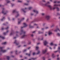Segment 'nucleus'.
<instances>
[{"instance_id":"obj_26","label":"nucleus","mask_w":60,"mask_h":60,"mask_svg":"<svg viewBox=\"0 0 60 60\" xmlns=\"http://www.w3.org/2000/svg\"><path fill=\"white\" fill-rule=\"evenodd\" d=\"M36 48L37 49H39V47L38 46H37Z\"/></svg>"},{"instance_id":"obj_24","label":"nucleus","mask_w":60,"mask_h":60,"mask_svg":"<svg viewBox=\"0 0 60 60\" xmlns=\"http://www.w3.org/2000/svg\"><path fill=\"white\" fill-rule=\"evenodd\" d=\"M30 28H32V27H33V26H32V25H30Z\"/></svg>"},{"instance_id":"obj_51","label":"nucleus","mask_w":60,"mask_h":60,"mask_svg":"<svg viewBox=\"0 0 60 60\" xmlns=\"http://www.w3.org/2000/svg\"><path fill=\"white\" fill-rule=\"evenodd\" d=\"M31 36H32V37H33V36H34V35H33V34H32L31 35Z\"/></svg>"},{"instance_id":"obj_19","label":"nucleus","mask_w":60,"mask_h":60,"mask_svg":"<svg viewBox=\"0 0 60 60\" xmlns=\"http://www.w3.org/2000/svg\"><path fill=\"white\" fill-rule=\"evenodd\" d=\"M58 51H59V52L60 53V47H58Z\"/></svg>"},{"instance_id":"obj_57","label":"nucleus","mask_w":60,"mask_h":60,"mask_svg":"<svg viewBox=\"0 0 60 60\" xmlns=\"http://www.w3.org/2000/svg\"><path fill=\"white\" fill-rule=\"evenodd\" d=\"M4 28H1V30H4Z\"/></svg>"},{"instance_id":"obj_46","label":"nucleus","mask_w":60,"mask_h":60,"mask_svg":"<svg viewBox=\"0 0 60 60\" xmlns=\"http://www.w3.org/2000/svg\"><path fill=\"white\" fill-rule=\"evenodd\" d=\"M60 58H57V60H59Z\"/></svg>"},{"instance_id":"obj_15","label":"nucleus","mask_w":60,"mask_h":60,"mask_svg":"<svg viewBox=\"0 0 60 60\" xmlns=\"http://www.w3.org/2000/svg\"><path fill=\"white\" fill-rule=\"evenodd\" d=\"M4 19H5V18H4V17H3L2 18V19L0 20L1 21H3V20H4Z\"/></svg>"},{"instance_id":"obj_25","label":"nucleus","mask_w":60,"mask_h":60,"mask_svg":"<svg viewBox=\"0 0 60 60\" xmlns=\"http://www.w3.org/2000/svg\"><path fill=\"white\" fill-rule=\"evenodd\" d=\"M42 58L43 60H45V57H42Z\"/></svg>"},{"instance_id":"obj_10","label":"nucleus","mask_w":60,"mask_h":60,"mask_svg":"<svg viewBox=\"0 0 60 60\" xmlns=\"http://www.w3.org/2000/svg\"><path fill=\"white\" fill-rule=\"evenodd\" d=\"M33 11L34 12H35L37 13V14H38V12L36 10H33Z\"/></svg>"},{"instance_id":"obj_13","label":"nucleus","mask_w":60,"mask_h":60,"mask_svg":"<svg viewBox=\"0 0 60 60\" xmlns=\"http://www.w3.org/2000/svg\"><path fill=\"white\" fill-rule=\"evenodd\" d=\"M33 8V7H30L28 8V9L29 10H31Z\"/></svg>"},{"instance_id":"obj_36","label":"nucleus","mask_w":60,"mask_h":60,"mask_svg":"<svg viewBox=\"0 0 60 60\" xmlns=\"http://www.w3.org/2000/svg\"><path fill=\"white\" fill-rule=\"evenodd\" d=\"M37 25V24L35 23L34 24L33 26H36Z\"/></svg>"},{"instance_id":"obj_62","label":"nucleus","mask_w":60,"mask_h":60,"mask_svg":"<svg viewBox=\"0 0 60 60\" xmlns=\"http://www.w3.org/2000/svg\"><path fill=\"white\" fill-rule=\"evenodd\" d=\"M57 51H54V52H57Z\"/></svg>"},{"instance_id":"obj_60","label":"nucleus","mask_w":60,"mask_h":60,"mask_svg":"<svg viewBox=\"0 0 60 60\" xmlns=\"http://www.w3.org/2000/svg\"><path fill=\"white\" fill-rule=\"evenodd\" d=\"M41 29L42 30H44V28H42Z\"/></svg>"},{"instance_id":"obj_38","label":"nucleus","mask_w":60,"mask_h":60,"mask_svg":"<svg viewBox=\"0 0 60 60\" xmlns=\"http://www.w3.org/2000/svg\"><path fill=\"white\" fill-rule=\"evenodd\" d=\"M57 35H58V36H59L60 35V34H59V33H58L57 34Z\"/></svg>"},{"instance_id":"obj_53","label":"nucleus","mask_w":60,"mask_h":60,"mask_svg":"<svg viewBox=\"0 0 60 60\" xmlns=\"http://www.w3.org/2000/svg\"><path fill=\"white\" fill-rule=\"evenodd\" d=\"M40 43H38L37 44V45H39V44H40Z\"/></svg>"},{"instance_id":"obj_43","label":"nucleus","mask_w":60,"mask_h":60,"mask_svg":"<svg viewBox=\"0 0 60 60\" xmlns=\"http://www.w3.org/2000/svg\"><path fill=\"white\" fill-rule=\"evenodd\" d=\"M35 54V53L34 52L33 53V55H34Z\"/></svg>"},{"instance_id":"obj_56","label":"nucleus","mask_w":60,"mask_h":60,"mask_svg":"<svg viewBox=\"0 0 60 60\" xmlns=\"http://www.w3.org/2000/svg\"><path fill=\"white\" fill-rule=\"evenodd\" d=\"M42 15H44V14L42 13Z\"/></svg>"},{"instance_id":"obj_12","label":"nucleus","mask_w":60,"mask_h":60,"mask_svg":"<svg viewBox=\"0 0 60 60\" xmlns=\"http://www.w3.org/2000/svg\"><path fill=\"white\" fill-rule=\"evenodd\" d=\"M0 38H2V39H5V37H3L2 36H0Z\"/></svg>"},{"instance_id":"obj_22","label":"nucleus","mask_w":60,"mask_h":60,"mask_svg":"<svg viewBox=\"0 0 60 60\" xmlns=\"http://www.w3.org/2000/svg\"><path fill=\"white\" fill-rule=\"evenodd\" d=\"M19 14H17V15L15 16V17L17 18V17H18V16H19Z\"/></svg>"},{"instance_id":"obj_63","label":"nucleus","mask_w":60,"mask_h":60,"mask_svg":"<svg viewBox=\"0 0 60 60\" xmlns=\"http://www.w3.org/2000/svg\"><path fill=\"white\" fill-rule=\"evenodd\" d=\"M26 45H24V47H26Z\"/></svg>"},{"instance_id":"obj_41","label":"nucleus","mask_w":60,"mask_h":60,"mask_svg":"<svg viewBox=\"0 0 60 60\" xmlns=\"http://www.w3.org/2000/svg\"><path fill=\"white\" fill-rule=\"evenodd\" d=\"M21 32H23V33H25V32H24V31H23V30H21Z\"/></svg>"},{"instance_id":"obj_16","label":"nucleus","mask_w":60,"mask_h":60,"mask_svg":"<svg viewBox=\"0 0 60 60\" xmlns=\"http://www.w3.org/2000/svg\"><path fill=\"white\" fill-rule=\"evenodd\" d=\"M8 32H9V30H7V32L6 33L4 32V35H6V33H8Z\"/></svg>"},{"instance_id":"obj_31","label":"nucleus","mask_w":60,"mask_h":60,"mask_svg":"<svg viewBox=\"0 0 60 60\" xmlns=\"http://www.w3.org/2000/svg\"><path fill=\"white\" fill-rule=\"evenodd\" d=\"M11 5H12V6H13V5H14V4H13V3H11Z\"/></svg>"},{"instance_id":"obj_64","label":"nucleus","mask_w":60,"mask_h":60,"mask_svg":"<svg viewBox=\"0 0 60 60\" xmlns=\"http://www.w3.org/2000/svg\"><path fill=\"white\" fill-rule=\"evenodd\" d=\"M48 60H51V59H49Z\"/></svg>"},{"instance_id":"obj_20","label":"nucleus","mask_w":60,"mask_h":60,"mask_svg":"<svg viewBox=\"0 0 60 60\" xmlns=\"http://www.w3.org/2000/svg\"><path fill=\"white\" fill-rule=\"evenodd\" d=\"M25 19V18H22L21 19V21H22L23 20H24Z\"/></svg>"},{"instance_id":"obj_1","label":"nucleus","mask_w":60,"mask_h":60,"mask_svg":"<svg viewBox=\"0 0 60 60\" xmlns=\"http://www.w3.org/2000/svg\"><path fill=\"white\" fill-rule=\"evenodd\" d=\"M50 4V2L49 1L47 2V3L46 4L44 5L45 6H48V7H49V8H50V9L51 10H55L56 8V7L57 6V5L56 4H54L53 6V8H52V6L51 5H48L47 4Z\"/></svg>"},{"instance_id":"obj_2","label":"nucleus","mask_w":60,"mask_h":60,"mask_svg":"<svg viewBox=\"0 0 60 60\" xmlns=\"http://www.w3.org/2000/svg\"><path fill=\"white\" fill-rule=\"evenodd\" d=\"M3 47H0V49L1 50V52H3V53H4V52H6V50H3Z\"/></svg>"},{"instance_id":"obj_44","label":"nucleus","mask_w":60,"mask_h":60,"mask_svg":"<svg viewBox=\"0 0 60 60\" xmlns=\"http://www.w3.org/2000/svg\"><path fill=\"white\" fill-rule=\"evenodd\" d=\"M54 54H52V57H53V56H54Z\"/></svg>"},{"instance_id":"obj_11","label":"nucleus","mask_w":60,"mask_h":60,"mask_svg":"<svg viewBox=\"0 0 60 60\" xmlns=\"http://www.w3.org/2000/svg\"><path fill=\"white\" fill-rule=\"evenodd\" d=\"M58 30L59 31H60V30H59V28L57 29H56L54 30V32H57Z\"/></svg>"},{"instance_id":"obj_48","label":"nucleus","mask_w":60,"mask_h":60,"mask_svg":"<svg viewBox=\"0 0 60 60\" xmlns=\"http://www.w3.org/2000/svg\"><path fill=\"white\" fill-rule=\"evenodd\" d=\"M32 59H33V60H35V58H32Z\"/></svg>"},{"instance_id":"obj_45","label":"nucleus","mask_w":60,"mask_h":60,"mask_svg":"<svg viewBox=\"0 0 60 60\" xmlns=\"http://www.w3.org/2000/svg\"><path fill=\"white\" fill-rule=\"evenodd\" d=\"M49 28V27H45V29H48V28Z\"/></svg>"},{"instance_id":"obj_39","label":"nucleus","mask_w":60,"mask_h":60,"mask_svg":"<svg viewBox=\"0 0 60 60\" xmlns=\"http://www.w3.org/2000/svg\"><path fill=\"white\" fill-rule=\"evenodd\" d=\"M17 43V41L16 40H15L14 42V43Z\"/></svg>"},{"instance_id":"obj_32","label":"nucleus","mask_w":60,"mask_h":60,"mask_svg":"<svg viewBox=\"0 0 60 60\" xmlns=\"http://www.w3.org/2000/svg\"><path fill=\"white\" fill-rule=\"evenodd\" d=\"M26 35H24L23 36H22V38H24V37H25V36H26Z\"/></svg>"},{"instance_id":"obj_6","label":"nucleus","mask_w":60,"mask_h":60,"mask_svg":"<svg viewBox=\"0 0 60 60\" xmlns=\"http://www.w3.org/2000/svg\"><path fill=\"white\" fill-rule=\"evenodd\" d=\"M50 18V16L49 15H46L45 17V18L47 19V20H49Z\"/></svg>"},{"instance_id":"obj_23","label":"nucleus","mask_w":60,"mask_h":60,"mask_svg":"<svg viewBox=\"0 0 60 60\" xmlns=\"http://www.w3.org/2000/svg\"><path fill=\"white\" fill-rule=\"evenodd\" d=\"M8 60H9V59H10V57L8 56H7V57Z\"/></svg>"},{"instance_id":"obj_28","label":"nucleus","mask_w":60,"mask_h":60,"mask_svg":"<svg viewBox=\"0 0 60 60\" xmlns=\"http://www.w3.org/2000/svg\"><path fill=\"white\" fill-rule=\"evenodd\" d=\"M24 5H28V4L27 3H25L24 4Z\"/></svg>"},{"instance_id":"obj_8","label":"nucleus","mask_w":60,"mask_h":60,"mask_svg":"<svg viewBox=\"0 0 60 60\" xmlns=\"http://www.w3.org/2000/svg\"><path fill=\"white\" fill-rule=\"evenodd\" d=\"M4 8H2V11L1 12L2 13H3V14H6V13H5V12H4Z\"/></svg>"},{"instance_id":"obj_18","label":"nucleus","mask_w":60,"mask_h":60,"mask_svg":"<svg viewBox=\"0 0 60 60\" xmlns=\"http://www.w3.org/2000/svg\"><path fill=\"white\" fill-rule=\"evenodd\" d=\"M57 46V45L56 44L54 45V49H56V46Z\"/></svg>"},{"instance_id":"obj_7","label":"nucleus","mask_w":60,"mask_h":60,"mask_svg":"<svg viewBox=\"0 0 60 60\" xmlns=\"http://www.w3.org/2000/svg\"><path fill=\"white\" fill-rule=\"evenodd\" d=\"M47 50V49H45V50H42V53L43 54H45L46 53V52Z\"/></svg>"},{"instance_id":"obj_34","label":"nucleus","mask_w":60,"mask_h":60,"mask_svg":"<svg viewBox=\"0 0 60 60\" xmlns=\"http://www.w3.org/2000/svg\"><path fill=\"white\" fill-rule=\"evenodd\" d=\"M26 51V50L25 49L23 50V52H25V51Z\"/></svg>"},{"instance_id":"obj_4","label":"nucleus","mask_w":60,"mask_h":60,"mask_svg":"<svg viewBox=\"0 0 60 60\" xmlns=\"http://www.w3.org/2000/svg\"><path fill=\"white\" fill-rule=\"evenodd\" d=\"M23 24L24 25H25V26L23 27H21V29H22L23 28H24V27H26V26H27V25H26V23H23Z\"/></svg>"},{"instance_id":"obj_17","label":"nucleus","mask_w":60,"mask_h":60,"mask_svg":"<svg viewBox=\"0 0 60 60\" xmlns=\"http://www.w3.org/2000/svg\"><path fill=\"white\" fill-rule=\"evenodd\" d=\"M6 0V1H7V3H10V2H11L10 1L8 0Z\"/></svg>"},{"instance_id":"obj_55","label":"nucleus","mask_w":60,"mask_h":60,"mask_svg":"<svg viewBox=\"0 0 60 60\" xmlns=\"http://www.w3.org/2000/svg\"><path fill=\"white\" fill-rule=\"evenodd\" d=\"M9 28V27H7L6 28V29H8Z\"/></svg>"},{"instance_id":"obj_47","label":"nucleus","mask_w":60,"mask_h":60,"mask_svg":"<svg viewBox=\"0 0 60 60\" xmlns=\"http://www.w3.org/2000/svg\"><path fill=\"white\" fill-rule=\"evenodd\" d=\"M54 24H52L51 26V27H52V26H54Z\"/></svg>"},{"instance_id":"obj_37","label":"nucleus","mask_w":60,"mask_h":60,"mask_svg":"<svg viewBox=\"0 0 60 60\" xmlns=\"http://www.w3.org/2000/svg\"><path fill=\"white\" fill-rule=\"evenodd\" d=\"M13 34V32H11L10 34V35H12Z\"/></svg>"},{"instance_id":"obj_52","label":"nucleus","mask_w":60,"mask_h":60,"mask_svg":"<svg viewBox=\"0 0 60 60\" xmlns=\"http://www.w3.org/2000/svg\"><path fill=\"white\" fill-rule=\"evenodd\" d=\"M49 48L50 49H52V48H51V47H50Z\"/></svg>"},{"instance_id":"obj_21","label":"nucleus","mask_w":60,"mask_h":60,"mask_svg":"<svg viewBox=\"0 0 60 60\" xmlns=\"http://www.w3.org/2000/svg\"><path fill=\"white\" fill-rule=\"evenodd\" d=\"M50 45H51V46H52V45H53V43L51 42L50 44Z\"/></svg>"},{"instance_id":"obj_50","label":"nucleus","mask_w":60,"mask_h":60,"mask_svg":"<svg viewBox=\"0 0 60 60\" xmlns=\"http://www.w3.org/2000/svg\"><path fill=\"white\" fill-rule=\"evenodd\" d=\"M31 54V53L30 52V54H28V56H30V54Z\"/></svg>"},{"instance_id":"obj_59","label":"nucleus","mask_w":60,"mask_h":60,"mask_svg":"<svg viewBox=\"0 0 60 60\" xmlns=\"http://www.w3.org/2000/svg\"><path fill=\"white\" fill-rule=\"evenodd\" d=\"M57 14L58 15H59V13H57Z\"/></svg>"},{"instance_id":"obj_33","label":"nucleus","mask_w":60,"mask_h":60,"mask_svg":"<svg viewBox=\"0 0 60 60\" xmlns=\"http://www.w3.org/2000/svg\"><path fill=\"white\" fill-rule=\"evenodd\" d=\"M15 11H16V10H14L12 12L13 13H14V12H15Z\"/></svg>"},{"instance_id":"obj_27","label":"nucleus","mask_w":60,"mask_h":60,"mask_svg":"<svg viewBox=\"0 0 60 60\" xmlns=\"http://www.w3.org/2000/svg\"><path fill=\"white\" fill-rule=\"evenodd\" d=\"M3 44H4V45L6 44H7V43L6 42H5L3 43Z\"/></svg>"},{"instance_id":"obj_35","label":"nucleus","mask_w":60,"mask_h":60,"mask_svg":"<svg viewBox=\"0 0 60 60\" xmlns=\"http://www.w3.org/2000/svg\"><path fill=\"white\" fill-rule=\"evenodd\" d=\"M21 23V21H19L18 22V24H20Z\"/></svg>"},{"instance_id":"obj_58","label":"nucleus","mask_w":60,"mask_h":60,"mask_svg":"<svg viewBox=\"0 0 60 60\" xmlns=\"http://www.w3.org/2000/svg\"><path fill=\"white\" fill-rule=\"evenodd\" d=\"M9 49V48H7V50H8V49Z\"/></svg>"},{"instance_id":"obj_29","label":"nucleus","mask_w":60,"mask_h":60,"mask_svg":"<svg viewBox=\"0 0 60 60\" xmlns=\"http://www.w3.org/2000/svg\"><path fill=\"white\" fill-rule=\"evenodd\" d=\"M40 53V51H38V52L37 53V54H38Z\"/></svg>"},{"instance_id":"obj_40","label":"nucleus","mask_w":60,"mask_h":60,"mask_svg":"<svg viewBox=\"0 0 60 60\" xmlns=\"http://www.w3.org/2000/svg\"><path fill=\"white\" fill-rule=\"evenodd\" d=\"M38 34H41V33H42V32H41L40 31H39L38 32Z\"/></svg>"},{"instance_id":"obj_5","label":"nucleus","mask_w":60,"mask_h":60,"mask_svg":"<svg viewBox=\"0 0 60 60\" xmlns=\"http://www.w3.org/2000/svg\"><path fill=\"white\" fill-rule=\"evenodd\" d=\"M43 43L45 45H46L47 44L49 43V42H48V41H44Z\"/></svg>"},{"instance_id":"obj_61","label":"nucleus","mask_w":60,"mask_h":60,"mask_svg":"<svg viewBox=\"0 0 60 60\" xmlns=\"http://www.w3.org/2000/svg\"><path fill=\"white\" fill-rule=\"evenodd\" d=\"M33 15V14H31V16H32V15Z\"/></svg>"},{"instance_id":"obj_14","label":"nucleus","mask_w":60,"mask_h":60,"mask_svg":"<svg viewBox=\"0 0 60 60\" xmlns=\"http://www.w3.org/2000/svg\"><path fill=\"white\" fill-rule=\"evenodd\" d=\"M24 10V9L22 8L21 9V11H23V12H26V11H25Z\"/></svg>"},{"instance_id":"obj_3","label":"nucleus","mask_w":60,"mask_h":60,"mask_svg":"<svg viewBox=\"0 0 60 60\" xmlns=\"http://www.w3.org/2000/svg\"><path fill=\"white\" fill-rule=\"evenodd\" d=\"M57 3H60V1H58L57 2ZM56 5H57V6L56 7V9L57 11H59V10H60L59 8L57 7L58 6H60V5H58L56 4Z\"/></svg>"},{"instance_id":"obj_30","label":"nucleus","mask_w":60,"mask_h":60,"mask_svg":"<svg viewBox=\"0 0 60 60\" xmlns=\"http://www.w3.org/2000/svg\"><path fill=\"white\" fill-rule=\"evenodd\" d=\"M31 42L30 41L28 42V44H31Z\"/></svg>"},{"instance_id":"obj_9","label":"nucleus","mask_w":60,"mask_h":60,"mask_svg":"<svg viewBox=\"0 0 60 60\" xmlns=\"http://www.w3.org/2000/svg\"><path fill=\"white\" fill-rule=\"evenodd\" d=\"M52 34V32H51V31L50 30L49 31V35H51V34Z\"/></svg>"},{"instance_id":"obj_42","label":"nucleus","mask_w":60,"mask_h":60,"mask_svg":"<svg viewBox=\"0 0 60 60\" xmlns=\"http://www.w3.org/2000/svg\"><path fill=\"white\" fill-rule=\"evenodd\" d=\"M17 1L18 2H21V1H20L19 0H18Z\"/></svg>"},{"instance_id":"obj_54","label":"nucleus","mask_w":60,"mask_h":60,"mask_svg":"<svg viewBox=\"0 0 60 60\" xmlns=\"http://www.w3.org/2000/svg\"><path fill=\"white\" fill-rule=\"evenodd\" d=\"M15 52L16 53V54H17L16 53H17V51H15Z\"/></svg>"},{"instance_id":"obj_49","label":"nucleus","mask_w":60,"mask_h":60,"mask_svg":"<svg viewBox=\"0 0 60 60\" xmlns=\"http://www.w3.org/2000/svg\"><path fill=\"white\" fill-rule=\"evenodd\" d=\"M42 2H45V0H42Z\"/></svg>"}]
</instances>
